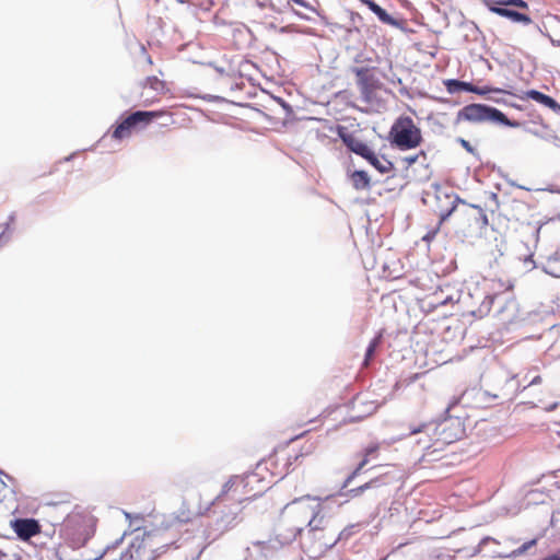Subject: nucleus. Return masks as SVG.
Masks as SVG:
<instances>
[{"mask_svg":"<svg viewBox=\"0 0 560 560\" xmlns=\"http://www.w3.org/2000/svg\"><path fill=\"white\" fill-rule=\"evenodd\" d=\"M253 479L258 480L256 475H249L247 478H241L240 475L231 476L205 511L198 512V515H206L208 518L202 530V538L208 545L217 541L243 522V503L249 498H240L231 492L235 485L244 483L246 487Z\"/></svg>","mask_w":560,"mask_h":560,"instance_id":"f257e3e1","label":"nucleus"},{"mask_svg":"<svg viewBox=\"0 0 560 560\" xmlns=\"http://www.w3.org/2000/svg\"><path fill=\"white\" fill-rule=\"evenodd\" d=\"M457 407V402L454 401L445 410L443 418L438 419L433 422H423L419 425H410L409 435L418 433L430 434L432 431L438 440L443 443L450 444L456 440L462 439L465 434V425L462 415H452L451 411Z\"/></svg>","mask_w":560,"mask_h":560,"instance_id":"f03ea898","label":"nucleus"},{"mask_svg":"<svg viewBox=\"0 0 560 560\" xmlns=\"http://www.w3.org/2000/svg\"><path fill=\"white\" fill-rule=\"evenodd\" d=\"M305 498L295 499L291 503H288L282 511V514L294 513L301 517V525L293 527L292 538H296L298 535L304 530L305 527L310 532L323 530L328 521L325 515L322 514V504L316 502L313 505L304 503ZM310 500V497H306Z\"/></svg>","mask_w":560,"mask_h":560,"instance_id":"7ed1b4c3","label":"nucleus"},{"mask_svg":"<svg viewBox=\"0 0 560 560\" xmlns=\"http://www.w3.org/2000/svg\"><path fill=\"white\" fill-rule=\"evenodd\" d=\"M377 451L378 444H370L368 447H365L364 458L359 463L357 468L345 479V481L341 485L339 495L357 498L363 494L364 492L372 490L374 491V498H378L382 488L388 483L386 475L377 476L355 488L348 489L352 480L360 474V471L366 465L368 457L374 455Z\"/></svg>","mask_w":560,"mask_h":560,"instance_id":"20e7f679","label":"nucleus"},{"mask_svg":"<svg viewBox=\"0 0 560 560\" xmlns=\"http://www.w3.org/2000/svg\"><path fill=\"white\" fill-rule=\"evenodd\" d=\"M387 140L393 148L407 151L419 147L422 142V135L412 118L400 116L392 125Z\"/></svg>","mask_w":560,"mask_h":560,"instance_id":"39448f33","label":"nucleus"},{"mask_svg":"<svg viewBox=\"0 0 560 560\" xmlns=\"http://www.w3.org/2000/svg\"><path fill=\"white\" fill-rule=\"evenodd\" d=\"M469 121V122H485L492 121L511 128L521 127V122L517 120H511L500 109L492 107L487 104H469L458 110L456 115V121Z\"/></svg>","mask_w":560,"mask_h":560,"instance_id":"423d86ee","label":"nucleus"},{"mask_svg":"<svg viewBox=\"0 0 560 560\" xmlns=\"http://www.w3.org/2000/svg\"><path fill=\"white\" fill-rule=\"evenodd\" d=\"M173 541H166L163 533H147L141 544L137 547L131 545V549L121 553L120 560H155L172 546Z\"/></svg>","mask_w":560,"mask_h":560,"instance_id":"0eeeda50","label":"nucleus"},{"mask_svg":"<svg viewBox=\"0 0 560 560\" xmlns=\"http://www.w3.org/2000/svg\"><path fill=\"white\" fill-rule=\"evenodd\" d=\"M62 532L73 548L83 547L94 535L93 521L88 515L69 514L63 520Z\"/></svg>","mask_w":560,"mask_h":560,"instance_id":"6e6552de","label":"nucleus"},{"mask_svg":"<svg viewBox=\"0 0 560 560\" xmlns=\"http://www.w3.org/2000/svg\"><path fill=\"white\" fill-rule=\"evenodd\" d=\"M161 116V112L158 110H136L129 114L127 117H121L115 126H113L112 138L115 140H122L130 137L132 130L138 126H147L154 118Z\"/></svg>","mask_w":560,"mask_h":560,"instance_id":"1a4fd4ad","label":"nucleus"},{"mask_svg":"<svg viewBox=\"0 0 560 560\" xmlns=\"http://www.w3.org/2000/svg\"><path fill=\"white\" fill-rule=\"evenodd\" d=\"M486 5L492 13L506 18L512 22L532 24L529 15L510 8L528 9V3L525 0H486Z\"/></svg>","mask_w":560,"mask_h":560,"instance_id":"9d476101","label":"nucleus"},{"mask_svg":"<svg viewBox=\"0 0 560 560\" xmlns=\"http://www.w3.org/2000/svg\"><path fill=\"white\" fill-rule=\"evenodd\" d=\"M374 69L369 67H353L351 69L357 78L361 100L368 104L373 101L375 91L382 86L380 79L373 73Z\"/></svg>","mask_w":560,"mask_h":560,"instance_id":"9b49d317","label":"nucleus"},{"mask_svg":"<svg viewBox=\"0 0 560 560\" xmlns=\"http://www.w3.org/2000/svg\"><path fill=\"white\" fill-rule=\"evenodd\" d=\"M495 302L499 303V306L497 310V315H500L508 305H510V304L514 305L513 300L506 301L504 299V296H502L501 294H487L483 298L480 305L478 306V308L471 311V315L477 318H483L485 316H487L490 313V311Z\"/></svg>","mask_w":560,"mask_h":560,"instance_id":"f8f14e48","label":"nucleus"},{"mask_svg":"<svg viewBox=\"0 0 560 560\" xmlns=\"http://www.w3.org/2000/svg\"><path fill=\"white\" fill-rule=\"evenodd\" d=\"M249 475H256L257 479H253L246 487H244V483H237L232 489V494L237 495L240 498H249L248 501L261 495L264 491L268 488L267 486L262 485L261 487H258L256 489L255 485L261 483L264 481L262 478L259 477L257 472H248L244 476H240L241 478H247Z\"/></svg>","mask_w":560,"mask_h":560,"instance_id":"ddd939ff","label":"nucleus"},{"mask_svg":"<svg viewBox=\"0 0 560 560\" xmlns=\"http://www.w3.org/2000/svg\"><path fill=\"white\" fill-rule=\"evenodd\" d=\"M11 527L22 540H28L40 533V525L35 518H14Z\"/></svg>","mask_w":560,"mask_h":560,"instance_id":"4468645a","label":"nucleus"},{"mask_svg":"<svg viewBox=\"0 0 560 560\" xmlns=\"http://www.w3.org/2000/svg\"><path fill=\"white\" fill-rule=\"evenodd\" d=\"M444 86L450 94H456L459 92L475 93L478 95H486L491 91L490 88H479L471 82L462 81L458 79H447L444 81Z\"/></svg>","mask_w":560,"mask_h":560,"instance_id":"2eb2a0df","label":"nucleus"},{"mask_svg":"<svg viewBox=\"0 0 560 560\" xmlns=\"http://www.w3.org/2000/svg\"><path fill=\"white\" fill-rule=\"evenodd\" d=\"M340 138L342 143L350 152L361 156L364 160H366V156H369L373 151L365 142L355 138L351 133L340 135Z\"/></svg>","mask_w":560,"mask_h":560,"instance_id":"dca6fc26","label":"nucleus"},{"mask_svg":"<svg viewBox=\"0 0 560 560\" xmlns=\"http://www.w3.org/2000/svg\"><path fill=\"white\" fill-rule=\"evenodd\" d=\"M525 94L528 100H532L560 115V104L553 97L534 89L526 91Z\"/></svg>","mask_w":560,"mask_h":560,"instance_id":"f3484780","label":"nucleus"},{"mask_svg":"<svg viewBox=\"0 0 560 560\" xmlns=\"http://www.w3.org/2000/svg\"><path fill=\"white\" fill-rule=\"evenodd\" d=\"M348 178L353 187L358 191L370 190L372 187L371 177L368 172L362 170L348 171Z\"/></svg>","mask_w":560,"mask_h":560,"instance_id":"a211bd4d","label":"nucleus"},{"mask_svg":"<svg viewBox=\"0 0 560 560\" xmlns=\"http://www.w3.org/2000/svg\"><path fill=\"white\" fill-rule=\"evenodd\" d=\"M365 161L381 174H387L395 170V165L392 161L387 160L385 156H383V160H380L374 151L366 156Z\"/></svg>","mask_w":560,"mask_h":560,"instance_id":"6ab92c4d","label":"nucleus"},{"mask_svg":"<svg viewBox=\"0 0 560 560\" xmlns=\"http://www.w3.org/2000/svg\"><path fill=\"white\" fill-rule=\"evenodd\" d=\"M368 8L377 16L382 23L396 27L400 26V22L388 14L387 11L378 5L374 0L369 3Z\"/></svg>","mask_w":560,"mask_h":560,"instance_id":"aec40b11","label":"nucleus"},{"mask_svg":"<svg viewBox=\"0 0 560 560\" xmlns=\"http://www.w3.org/2000/svg\"><path fill=\"white\" fill-rule=\"evenodd\" d=\"M362 26H363V18L358 12L351 11L349 13V25L342 26V28L345 30V32L348 35H353V34L360 35Z\"/></svg>","mask_w":560,"mask_h":560,"instance_id":"412c9836","label":"nucleus"},{"mask_svg":"<svg viewBox=\"0 0 560 560\" xmlns=\"http://www.w3.org/2000/svg\"><path fill=\"white\" fill-rule=\"evenodd\" d=\"M544 271L555 278H560V255L558 253L548 257Z\"/></svg>","mask_w":560,"mask_h":560,"instance_id":"4be33fe9","label":"nucleus"},{"mask_svg":"<svg viewBox=\"0 0 560 560\" xmlns=\"http://www.w3.org/2000/svg\"><path fill=\"white\" fill-rule=\"evenodd\" d=\"M458 203H465V201L463 199H460L458 196H454L453 200L451 201V207L447 208L446 210L441 211L439 225H441L444 221H446L452 215V213L455 211Z\"/></svg>","mask_w":560,"mask_h":560,"instance_id":"5701e85b","label":"nucleus"},{"mask_svg":"<svg viewBox=\"0 0 560 560\" xmlns=\"http://www.w3.org/2000/svg\"><path fill=\"white\" fill-rule=\"evenodd\" d=\"M143 86L144 88L148 86L151 90L156 91V92H163L165 89V83H164V81L160 80L158 77L151 75V77L145 78Z\"/></svg>","mask_w":560,"mask_h":560,"instance_id":"b1692460","label":"nucleus"},{"mask_svg":"<svg viewBox=\"0 0 560 560\" xmlns=\"http://www.w3.org/2000/svg\"><path fill=\"white\" fill-rule=\"evenodd\" d=\"M357 525H348L347 527H345L338 535L337 539L329 546V548H332L337 545L338 541H341V540H348L353 534H354V528H355Z\"/></svg>","mask_w":560,"mask_h":560,"instance_id":"393cba45","label":"nucleus"},{"mask_svg":"<svg viewBox=\"0 0 560 560\" xmlns=\"http://www.w3.org/2000/svg\"><path fill=\"white\" fill-rule=\"evenodd\" d=\"M537 544V539H532L529 541L524 542L522 546H520L517 549L513 550L511 552V556L518 557L524 555L528 549H530L533 546Z\"/></svg>","mask_w":560,"mask_h":560,"instance_id":"a878e982","label":"nucleus"},{"mask_svg":"<svg viewBox=\"0 0 560 560\" xmlns=\"http://www.w3.org/2000/svg\"><path fill=\"white\" fill-rule=\"evenodd\" d=\"M491 541H492V542H495V544H498V542H499L497 539H494V538H492V537H490V536H485V537L479 541L478 546L474 549V551H472L471 556H477V555H479V553L482 551L483 547H485L486 545H488L489 542H491Z\"/></svg>","mask_w":560,"mask_h":560,"instance_id":"bb28decb","label":"nucleus"},{"mask_svg":"<svg viewBox=\"0 0 560 560\" xmlns=\"http://www.w3.org/2000/svg\"><path fill=\"white\" fill-rule=\"evenodd\" d=\"M529 26V33L533 35L541 34L542 36L548 37L552 44H555V40L550 37V35L546 32H544L542 27L538 23H534L532 21V24H527Z\"/></svg>","mask_w":560,"mask_h":560,"instance_id":"cd10ccee","label":"nucleus"},{"mask_svg":"<svg viewBox=\"0 0 560 560\" xmlns=\"http://www.w3.org/2000/svg\"><path fill=\"white\" fill-rule=\"evenodd\" d=\"M377 345H378V340L376 338H374L370 342V345L368 346V348L365 350V355H364L365 362L370 361L374 357L375 349H376Z\"/></svg>","mask_w":560,"mask_h":560,"instance_id":"c85d7f7f","label":"nucleus"},{"mask_svg":"<svg viewBox=\"0 0 560 560\" xmlns=\"http://www.w3.org/2000/svg\"><path fill=\"white\" fill-rule=\"evenodd\" d=\"M192 517V513L188 510V509H185V506L183 505L182 509L179 510L176 518L178 520L179 523H187L191 520Z\"/></svg>","mask_w":560,"mask_h":560,"instance_id":"c756f323","label":"nucleus"},{"mask_svg":"<svg viewBox=\"0 0 560 560\" xmlns=\"http://www.w3.org/2000/svg\"><path fill=\"white\" fill-rule=\"evenodd\" d=\"M273 100L284 109L285 116H291L293 114L292 106L285 102L282 97L273 96Z\"/></svg>","mask_w":560,"mask_h":560,"instance_id":"7c9ffc66","label":"nucleus"},{"mask_svg":"<svg viewBox=\"0 0 560 560\" xmlns=\"http://www.w3.org/2000/svg\"><path fill=\"white\" fill-rule=\"evenodd\" d=\"M421 156L425 158L424 151H420L418 154L405 156L404 162L407 164V166H411L417 163Z\"/></svg>","mask_w":560,"mask_h":560,"instance_id":"2f4dec72","label":"nucleus"},{"mask_svg":"<svg viewBox=\"0 0 560 560\" xmlns=\"http://www.w3.org/2000/svg\"><path fill=\"white\" fill-rule=\"evenodd\" d=\"M458 142L460 143V145L469 153L474 154V155H477V151L476 149L469 143V141L463 139V138H458Z\"/></svg>","mask_w":560,"mask_h":560,"instance_id":"473e14b6","label":"nucleus"},{"mask_svg":"<svg viewBox=\"0 0 560 560\" xmlns=\"http://www.w3.org/2000/svg\"><path fill=\"white\" fill-rule=\"evenodd\" d=\"M471 207H474V208H476V209H479V211H480L479 220L481 221V224H482V225H487V224H488V217H487V214L483 212V210H482L480 207L475 206V205H472Z\"/></svg>","mask_w":560,"mask_h":560,"instance_id":"72a5a7b5","label":"nucleus"},{"mask_svg":"<svg viewBox=\"0 0 560 560\" xmlns=\"http://www.w3.org/2000/svg\"><path fill=\"white\" fill-rule=\"evenodd\" d=\"M140 50H141L142 55H144V56H145V60H147V62H148L149 65H152V58H151V56H150V55H148L147 49H145V47H144L143 45H141V46H140Z\"/></svg>","mask_w":560,"mask_h":560,"instance_id":"f704fd0d","label":"nucleus"},{"mask_svg":"<svg viewBox=\"0 0 560 560\" xmlns=\"http://www.w3.org/2000/svg\"><path fill=\"white\" fill-rule=\"evenodd\" d=\"M438 233V229L434 230V231H430L427 233V235L423 237L424 241H430L431 238H433L435 236V234Z\"/></svg>","mask_w":560,"mask_h":560,"instance_id":"c9c22d12","label":"nucleus"},{"mask_svg":"<svg viewBox=\"0 0 560 560\" xmlns=\"http://www.w3.org/2000/svg\"><path fill=\"white\" fill-rule=\"evenodd\" d=\"M541 383V376L540 375H536L530 382H529V386H533V385H537V384H540Z\"/></svg>","mask_w":560,"mask_h":560,"instance_id":"e433bc0d","label":"nucleus"},{"mask_svg":"<svg viewBox=\"0 0 560 560\" xmlns=\"http://www.w3.org/2000/svg\"><path fill=\"white\" fill-rule=\"evenodd\" d=\"M294 14L298 15L302 20H306V21L311 20L307 15H305V14H303V13L296 11V10H294Z\"/></svg>","mask_w":560,"mask_h":560,"instance_id":"4c0bfd02","label":"nucleus"},{"mask_svg":"<svg viewBox=\"0 0 560 560\" xmlns=\"http://www.w3.org/2000/svg\"><path fill=\"white\" fill-rule=\"evenodd\" d=\"M558 405H559L558 402H553L550 406L546 407L545 409L547 411H553L558 407Z\"/></svg>","mask_w":560,"mask_h":560,"instance_id":"58836bf2","label":"nucleus"},{"mask_svg":"<svg viewBox=\"0 0 560 560\" xmlns=\"http://www.w3.org/2000/svg\"><path fill=\"white\" fill-rule=\"evenodd\" d=\"M77 152H73L71 153L70 155L66 156L63 159L65 162H70L71 160H73V158L75 156Z\"/></svg>","mask_w":560,"mask_h":560,"instance_id":"ea45409f","label":"nucleus"},{"mask_svg":"<svg viewBox=\"0 0 560 560\" xmlns=\"http://www.w3.org/2000/svg\"><path fill=\"white\" fill-rule=\"evenodd\" d=\"M451 301H452V298H447V299H445L443 301L438 302V304L445 305V304H447Z\"/></svg>","mask_w":560,"mask_h":560,"instance_id":"a19ab883","label":"nucleus"},{"mask_svg":"<svg viewBox=\"0 0 560 560\" xmlns=\"http://www.w3.org/2000/svg\"><path fill=\"white\" fill-rule=\"evenodd\" d=\"M8 555L0 549V560H7Z\"/></svg>","mask_w":560,"mask_h":560,"instance_id":"79ce46f5","label":"nucleus"},{"mask_svg":"<svg viewBox=\"0 0 560 560\" xmlns=\"http://www.w3.org/2000/svg\"><path fill=\"white\" fill-rule=\"evenodd\" d=\"M1 475H3L8 480L12 481L13 480V477H11L10 475L3 472V471H0Z\"/></svg>","mask_w":560,"mask_h":560,"instance_id":"37998d69","label":"nucleus"},{"mask_svg":"<svg viewBox=\"0 0 560 560\" xmlns=\"http://www.w3.org/2000/svg\"><path fill=\"white\" fill-rule=\"evenodd\" d=\"M243 85H244V83H243V82H241V83H236L234 86H232V89H234V88H235V89H242V88H243Z\"/></svg>","mask_w":560,"mask_h":560,"instance_id":"c03bdc74","label":"nucleus"},{"mask_svg":"<svg viewBox=\"0 0 560 560\" xmlns=\"http://www.w3.org/2000/svg\"><path fill=\"white\" fill-rule=\"evenodd\" d=\"M360 2H362L363 4H365L366 7H369V3H371L373 0H359Z\"/></svg>","mask_w":560,"mask_h":560,"instance_id":"a18cd8bd","label":"nucleus"},{"mask_svg":"<svg viewBox=\"0 0 560 560\" xmlns=\"http://www.w3.org/2000/svg\"><path fill=\"white\" fill-rule=\"evenodd\" d=\"M287 28H288L287 26H283V27H281V30H280V31H281L282 33H284V32H287Z\"/></svg>","mask_w":560,"mask_h":560,"instance_id":"49530a36","label":"nucleus"},{"mask_svg":"<svg viewBox=\"0 0 560 560\" xmlns=\"http://www.w3.org/2000/svg\"><path fill=\"white\" fill-rule=\"evenodd\" d=\"M186 0H178L179 3H185Z\"/></svg>","mask_w":560,"mask_h":560,"instance_id":"de8ad7c7","label":"nucleus"},{"mask_svg":"<svg viewBox=\"0 0 560 560\" xmlns=\"http://www.w3.org/2000/svg\"><path fill=\"white\" fill-rule=\"evenodd\" d=\"M2 237V234H0V238Z\"/></svg>","mask_w":560,"mask_h":560,"instance_id":"09e8293b","label":"nucleus"}]
</instances>
